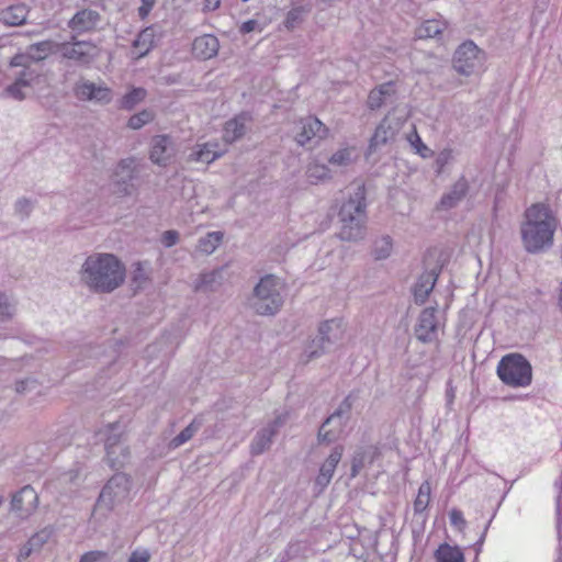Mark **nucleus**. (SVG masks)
I'll list each match as a JSON object with an SVG mask.
<instances>
[{
    "label": "nucleus",
    "instance_id": "f257e3e1",
    "mask_svg": "<svg viewBox=\"0 0 562 562\" xmlns=\"http://www.w3.org/2000/svg\"><path fill=\"white\" fill-rule=\"evenodd\" d=\"M125 266L113 254L88 256L79 271L81 282L95 293H111L125 281Z\"/></svg>",
    "mask_w": 562,
    "mask_h": 562
},
{
    "label": "nucleus",
    "instance_id": "f03ea898",
    "mask_svg": "<svg viewBox=\"0 0 562 562\" xmlns=\"http://www.w3.org/2000/svg\"><path fill=\"white\" fill-rule=\"evenodd\" d=\"M526 221L521 225V239L525 249L537 254L549 248L558 226L551 209L543 203H536L525 212Z\"/></svg>",
    "mask_w": 562,
    "mask_h": 562
},
{
    "label": "nucleus",
    "instance_id": "7ed1b4c3",
    "mask_svg": "<svg viewBox=\"0 0 562 562\" xmlns=\"http://www.w3.org/2000/svg\"><path fill=\"white\" fill-rule=\"evenodd\" d=\"M366 189L360 184L341 205L338 217L341 224L338 237L345 241H358L366 235Z\"/></svg>",
    "mask_w": 562,
    "mask_h": 562
},
{
    "label": "nucleus",
    "instance_id": "20e7f679",
    "mask_svg": "<svg viewBox=\"0 0 562 562\" xmlns=\"http://www.w3.org/2000/svg\"><path fill=\"white\" fill-rule=\"evenodd\" d=\"M282 282L273 274L260 278L248 297L249 307L257 315H276L283 305Z\"/></svg>",
    "mask_w": 562,
    "mask_h": 562
},
{
    "label": "nucleus",
    "instance_id": "39448f33",
    "mask_svg": "<svg viewBox=\"0 0 562 562\" xmlns=\"http://www.w3.org/2000/svg\"><path fill=\"white\" fill-rule=\"evenodd\" d=\"M497 375L508 386L525 387L531 383L532 368L522 355L509 353L498 362Z\"/></svg>",
    "mask_w": 562,
    "mask_h": 562
},
{
    "label": "nucleus",
    "instance_id": "423d86ee",
    "mask_svg": "<svg viewBox=\"0 0 562 562\" xmlns=\"http://www.w3.org/2000/svg\"><path fill=\"white\" fill-rule=\"evenodd\" d=\"M484 61L485 53L473 41H465L453 54L452 68L459 75L470 77L483 67Z\"/></svg>",
    "mask_w": 562,
    "mask_h": 562
},
{
    "label": "nucleus",
    "instance_id": "0eeeda50",
    "mask_svg": "<svg viewBox=\"0 0 562 562\" xmlns=\"http://www.w3.org/2000/svg\"><path fill=\"white\" fill-rule=\"evenodd\" d=\"M130 490V477L122 472L115 473L103 486L98 498V505L106 509H113L128 497Z\"/></svg>",
    "mask_w": 562,
    "mask_h": 562
},
{
    "label": "nucleus",
    "instance_id": "6e6552de",
    "mask_svg": "<svg viewBox=\"0 0 562 562\" xmlns=\"http://www.w3.org/2000/svg\"><path fill=\"white\" fill-rule=\"evenodd\" d=\"M117 424L110 425L111 432L105 439V451L108 464L113 469H121L128 463L131 451L123 439V432L116 431Z\"/></svg>",
    "mask_w": 562,
    "mask_h": 562
},
{
    "label": "nucleus",
    "instance_id": "1a4fd4ad",
    "mask_svg": "<svg viewBox=\"0 0 562 562\" xmlns=\"http://www.w3.org/2000/svg\"><path fill=\"white\" fill-rule=\"evenodd\" d=\"M58 53L63 58L76 61L78 65L87 66L90 65L97 56V46L87 41H75L59 43Z\"/></svg>",
    "mask_w": 562,
    "mask_h": 562
},
{
    "label": "nucleus",
    "instance_id": "9d476101",
    "mask_svg": "<svg viewBox=\"0 0 562 562\" xmlns=\"http://www.w3.org/2000/svg\"><path fill=\"white\" fill-rule=\"evenodd\" d=\"M436 307L424 308L414 326V335L423 344H430L438 338L439 321Z\"/></svg>",
    "mask_w": 562,
    "mask_h": 562
},
{
    "label": "nucleus",
    "instance_id": "9b49d317",
    "mask_svg": "<svg viewBox=\"0 0 562 562\" xmlns=\"http://www.w3.org/2000/svg\"><path fill=\"white\" fill-rule=\"evenodd\" d=\"M136 178V166L133 158L122 159L113 173V183L116 193L121 195H132L135 191L133 183Z\"/></svg>",
    "mask_w": 562,
    "mask_h": 562
},
{
    "label": "nucleus",
    "instance_id": "f8f14e48",
    "mask_svg": "<svg viewBox=\"0 0 562 562\" xmlns=\"http://www.w3.org/2000/svg\"><path fill=\"white\" fill-rule=\"evenodd\" d=\"M301 131L296 134L295 140L299 145H316L328 136V128L315 116L301 120Z\"/></svg>",
    "mask_w": 562,
    "mask_h": 562
},
{
    "label": "nucleus",
    "instance_id": "ddd939ff",
    "mask_svg": "<svg viewBox=\"0 0 562 562\" xmlns=\"http://www.w3.org/2000/svg\"><path fill=\"white\" fill-rule=\"evenodd\" d=\"M58 44L50 40L31 44L25 53L14 55L10 60V65H25L24 63L27 60L38 63L48 55L58 53Z\"/></svg>",
    "mask_w": 562,
    "mask_h": 562
},
{
    "label": "nucleus",
    "instance_id": "4468645a",
    "mask_svg": "<svg viewBox=\"0 0 562 562\" xmlns=\"http://www.w3.org/2000/svg\"><path fill=\"white\" fill-rule=\"evenodd\" d=\"M37 504V493L31 485H25L13 494L11 510L20 518H27L36 509Z\"/></svg>",
    "mask_w": 562,
    "mask_h": 562
},
{
    "label": "nucleus",
    "instance_id": "2eb2a0df",
    "mask_svg": "<svg viewBox=\"0 0 562 562\" xmlns=\"http://www.w3.org/2000/svg\"><path fill=\"white\" fill-rule=\"evenodd\" d=\"M403 125L398 119L387 114L376 126L373 136L370 139L369 149L375 151L380 146L385 145L387 140L393 139Z\"/></svg>",
    "mask_w": 562,
    "mask_h": 562
},
{
    "label": "nucleus",
    "instance_id": "dca6fc26",
    "mask_svg": "<svg viewBox=\"0 0 562 562\" xmlns=\"http://www.w3.org/2000/svg\"><path fill=\"white\" fill-rule=\"evenodd\" d=\"M75 93L80 100L95 101L101 104H108L112 100V90L109 87L98 86L88 80L77 83Z\"/></svg>",
    "mask_w": 562,
    "mask_h": 562
},
{
    "label": "nucleus",
    "instance_id": "f3484780",
    "mask_svg": "<svg viewBox=\"0 0 562 562\" xmlns=\"http://www.w3.org/2000/svg\"><path fill=\"white\" fill-rule=\"evenodd\" d=\"M176 153L173 140L168 135H156L151 139L149 158L158 166H167Z\"/></svg>",
    "mask_w": 562,
    "mask_h": 562
},
{
    "label": "nucleus",
    "instance_id": "a211bd4d",
    "mask_svg": "<svg viewBox=\"0 0 562 562\" xmlns=\"http://www.w3.org/2000/svg\"><path fill=\"white\" fill-rule=\"evenodd\" d=\"M441 267L434 265L426 269L414 285V300L417 304H424L432 291L440 274Z\"/></svg>",
    "mask_w": 562,
    "mask_h": 562
},
{
    "label": "nucleus",
    "instance_id": "6ab92c4d",
    "mask_svg": "<svg viewBox=\"0 0 562 562\" xmlns=\"http://www.w3.org/2000/svg\"><path fill=\"white\" fill-rule=\"evenodd\" d=\"M281 424L282 422L280 417H278L256 434L250 443L251 456H259L271 447L272 440L278 434V428Z\"/></svg>",
    "mask_w": 562,
    "mask_h": 562
},
{
    "label": "nucleus",
    "instance_id": "aec40b11",
    "mask_svg": "<svg viewBox=\"0 0 562 562\" xmlns=\"http://www.w3.org/2000/svg\"><path fill=\"white\" fill-rule=\"evenodd\" d=\"M344 454V447L336 446L324 463L321 465L319 473L315 479V484L324 490L331 481L335 470Z\"/></svg>",
    "mask_w": 562,
    "mask_h": 562
},
{
    "label": "nucleus",
    "instance_id": "412c9836",
    "mask_svg": "<svg viewBox=\"0 0 562 562\" xmlns=\"http://www.w3.org/2000/svg\"><path fill=\"white\" fill-rule=\"evenodd\" d=\"M101 22L99 12L91 9L78 11L68 22L69 29L78 33L90 32L97 29Z\"/></svg>",
    "mask_w": 562,
    "mask_h": 562
},
{
    "label": "nucleus",
    "instance_id": "4be33fe9",
    "mask_svg": "<svg viewBox=\"0 0 562 562\" xmlns=\"http://www.w3.org/2000/svg\"><path fill=\"white\" fill-rule=\"evenodd\" d=\"M347 423L329 415L321 425L317 431L318 445H330L337 441L342 434Z\"/></svg>",
    "mask_w": 562,
    "mask_h": 562
},
{
    "label": "nucleus",
    "instance_id": "5701e85b",
    "mask_svg": "<svg viewBox=\"0 0 562 562\" xmlns=\"http://www.w3.org/2000/svg\"><path fill=\"white\" fill-rule=\"evenodd\" d=\"M342 338L341 323L338 319H328L318 327L316 342L325 345L329 351Z\"/></svg>",
    "mask_w": 562,
    "mask_h": 562
},
{
    "label": "nucleus",
    "instance_id": "b1692460",
    "mask_svg": "<svg viewBox=\"0 0 562 562\" xmlns=\"http://www.w3.org/2000/svg\"><path fill=\"white\" fill-rule=\"evenodd\" d=\"M395 93V83L393 81L384 82L370 91L368 106L371 110H376L387 103H393Z\"/></svg>",
    "mask_w": 562,
    "mask_h": 562
},
{
    "label": "nucleus",
    "instance_id": "393cba45",
    "mask_svg": "<svg viewBox=\"0 0 562 562\" xmlns=\"http://www.w3.org/2000/svg\"><path fill=\"white\" fill-rule=\"evenodd\" d=\"M220 43L216 36L205 34L196 37L192 44L193 54L201 59H210L217 55Z\"/></svg>",
    "mask_w": 562,
    "mask_h": 562
},
{
    "label": "nucleus",
    "instance_id": "a878e982",
    "mask_svg": "<svg viewBox=\"0 0 562 562\" xmlns=\"http://www.w3.org/2000/svg\"><path fill=\"white\" fill-rule=\"evenodd\" d=\"M469 182L464 177L458 179L450 191L445 193L440 200V206L445 210L452 209L467 195Z\"/></svg>",
    "mask_w": 562,
    "mask_h": 562
},
{
    "label": "nucleus",
    "instance_id": "bb28decb",
    "mask_svg": "<svg viewBox=\"0 0 562 562\" xmlns=\"http://www.w3.org/2000/svg\"><path fill=\"white\" fill-rule=\"evenodd\" d=\"M247 114H239L227 121L223 130V139L225 143L232 144L246 134Z\"/></svg>",
    "mask_w": 562,
    "mask_h": 562
},
{
    "label": "nucleus",
    "instance_id": "cd10ccee",
    "mask_svg": "<svg viewBox=\"0 0 562 562\" xmlns=\"http://www.w3.org/2000/svg\"><path fill=\"white\" fill-rule=\"evenodd\" d=\"M216 143L196 145L188 155L187 161L211 164L223 155L221 151L216 150Z\"/></svg>",
    "mask_w": 562,
    "mask_h": 562
},
{
    "label": "nucleus",
    "instance_id": "c85d7f7f",
    "mask_svg": "<svg viewBox=\"0 0 562 562\" xmlns=\"http://www.w3.org/2000/svg\"><path fill=\"white\" fill-rule=\"evenodd\" d=\"M135 59L145 57L155 46V31L151 26L142 30L133 41Z\"/></svg>",
    "mask_w": 562,
    "mask_h": 562
},
{
    "label": "nucleus",
    "instance_id": "c756f323",
    "mask_svg": "<svg viewBox=\"0 0 562 562\" xmlns=\"http://www.w3.org/2000/svg\"><path fill=\"white\" fill-rule=\"evenodd\" d=\"M447 23L439 19H430L424 21L416 29V36L420 40L437 38L440 40L442 32L446 30Z\"/></svg>",
    "mask_w": 562,
    "mask_h": 562
},
{
    "label": "nucleus",
    "instance_id": "7c9ffc66",
    "mask_svg": "<svg viewBox=\"0 0 562 562\" xmlns=\"http://www.w3.org/2000/svg\"><path fill=\"white\" fill-rule=\"evenodd\" d=\"M29 10L24 4H15L1 12L0 20L10 26H18L26 21Z\"/></svg>",
    "mask_w": 562,
    "mask_h": 562
},
{
    "label": "nucleus",
    "instance_id": "2f4dec72",
    "mask_svg": "<svg viewBox=\"0 0 562 562\" xmlns=\"http://www.w3.org/2000/svg\"><path fill=\"white\" fill-rule=\"evenodd\" d=\"M436 562H464V554L459 547L442 543L435 551Z\"/></svg>",
    "mask_w": 562,
    "mask_h": 562
},
{
    "label": "nucleus",
    "instance_id": "473e14b6",
    "mask_svg": "<svg viewBox=\"0 0 562 562\" xmlns=\"http://www.w3.org/2000/svg\"><path fill=\"white\" fill-rule=\"evenodd\" d=\"M224 238L222 232H210L201 237L196 245V250L204 255L213 254Z\"/></svg>",
    "mask_w": 562,
    "mask_h": 562
},
{
    "label": "nucleus",
    "instance_id": "72a5a7b5",
    "mask_svg": "<svg viewBox=\"0 0 562 562\" xmlns=\"http://www.w3.org/2000/svg\"><path fill=\"white\" fill-rule=\"evenodd\" d=\"M147 97V90L142 87L132 88L120 100V108L124 110H133L137 104L143 102Z\"/></svg>",
    "mask_w": 562,
    "mask_h": 562
},
{
    "label": "nucleus",
    "instance_id": "f704fd0d",
    "mask_svg": "<svg viewBox=\"0 0 562 562\" xmlns=\"http://www.w3.org/2000/svg\"><path fill=\"white\" fill-rule=\"evenodd\" d=\"M223 279L222 270H213L200 276V279L195 285L196 290L201 291H215L221 284Z\"/></svg>",
    "mask_w": 562,
    "mask_h": 562
},
{
    "label": "nucleus",
    "instance_id": "c9c22d12",
    "mask_svg": "<svg viewBox=\"0 0 562 562\" xmlns=\"http://www.w3.org/2000/svg\"><path fill=\"white\" fill-rule=\"evenodd\" d=\"M25 65H10L11 67H21L22 70L16 75V80L22 82L24 86H29L31 88L32 83L38 79L41 71L35 68L33 65L35 64L32 60H27L24 63Z\"/></svg>",
    "mask_w": 562,
    "mask_h": 562
},
{
    "label": "nucleus",
    "instance_id": "e433bc0d",
    "mask_svg": "<svg viewBox=\"0 0 562 562\" xmlns=\"http://www.w3.org/2000/svg\"><path fill=\"white\" fill-rule=\"evenodd\" d=\"M374 452L371 453L370 450L364 448H359L355 451L352 459H351V477H356L360 471L364 468V464L367 462V459L370 457V462H373Z\"/></svg>",
    "mask_w": 562,
    "mask_h": 562
},
{
    "label": "nucleus",
    "instance_id": "4c0bfd02",
    "mask_svg": "<svg viewBox=\"0 0 562 562\" xmlns=\"http://www.w3.org/2000/svg\"><path fill=\"white\" fill-rule=\"evenodd\" d=\"M202 423L193 419L184 429L180 431L175 438L170 441L171 448H178L189 441L194 434L201 428Z\"/></svg>",
    "mask_w": 562,
    "mask_h": 562
},
{
    "label": "nucleus",
    "instance_id": "58836bf2",
    "mask_svg": "<svg viewBox=\"0 0 562 562\" xmlns=\"http://www.w3.org/2000/svg\"><path fill=\"white\" fill-rule=\"evenodd\" d=\"M311 11V7L308 5H300L291 9L285 18L284 25L288 30H293L297 25H300L305 15Z\"/></svg>",
    "mask_w": 562,
    "mask_h": 562
},
{
    "label": "nucleus",
    "instance_id": "ea45409f",
    "mask_svg": "<svg viewBox=\"0 0 562 562\" xmlns=\"http://www.w3.org/2000/svg\"><path fill=\"white\" fill-rule=\"evenodd\" d=\"M431 494V486L428 481L420 484L417 497L414 502V512L416 514L423 513L429 505Z\"/></svg>",
    "mask_w": 562,
    "mask_h": 562
},
{
    "label": "nucleus",
    "instance_id": "a19ab883",
    "mask_svg": "<svg viewBox=\"0 0 562 562\" xmlns=\"http://www.w3.org/2000/svg\"><path fill=\"white\" fill-rule=\"evenodd\" d=\"M356 400L357 395L355 393L348 394L331 415L335 418L344 420L345 423L348 424L351 415V409Z\"/></svg>",
    "mask_w": 562,
    "mask_h": 562
},
{
    "label": "nucleus",
    "instance_id": "79ce46f5",
    "mask_svg": "<svg viewBox=\"0 0 562 562\" xmlns=\"http://www.w3.org/2000/svg\"><path fill=\"white\" fill-rule=\"evenodd\" d=\"M154 119L155 113L149 109H144L128 119L127 126L132 130H139L144 125L150 123Z\"/></svg>",
    "mask_w": 562,
    "mask_h": 562
},
{
    "label": "nucleus",
    "instance_id": "37998d69",
    "mask_svg": "<svg viewBox=\"0 0 562 562\" xmlns=\"http://www.w3.org/2000/svg\"><path fill=\"white\" fill-rule=\"evenodd\" d=\"M392 251V239L390 236H383L375 240L373 256L376 260L386 259Z\"/></svg>",
    "mask_w": 562,
    "mask_h": 562
},
{
    "label": "nucleus",
    "instance_id": "c03bdc74",
    "mask_svg": "<svg viewBox=\"0 0 562 562\" xmlns=\"http://www.w3.org/2000/svg\"><path fill=\"white\" fill-rule=\"evenodd\" d=\"M327 351L328 350H327L326 346L324 344L321 345L319 342H316V337H315L306 346L304 353L302 356L303 361L308 362L313 359L321 357L322 355H324Z\"/></svg>",
    "mask_w": 562,
    "mask_h": 562
},
{
    "label": "nucleus",
    "instance_id": "a18cd8bd",
    "mask_svg": "<svg viewBox=\"0 0 562 562\" xmlns=\"http://www.w3.org/2000/svg\"><path fill=\"white\" fill-rule=\"evenodd\" d=\"M14 313L15 304L5 294H0V321L10 319Z\"/></svg>",
    "mask_w": 562,
    "mask_h": 562
},
{
    "label": "nucleus",
    "instance_id": "49530a36",
    "mask_svg": "<svg viewBox=\"0 0 562 562\" xmlns=\"http://www.w3.org/2000/svg\"><path fill=\"white\" fill-rule=\"evenodd\" d=\"M26 89H30V87L24 86L22 82L15 79L12 85L7 87L5 93L18 101H22L26 98Z\"/></svg>",
    "mask_w": 562,
    "mask_h": 562
},
{
    "label": "nucleus",
    "instance_id": "de8ad7c7",
    "mask_svg": "<svg viewBox=\"0 0 562 562\" xmlns=\"http://www.w3.org/2000/svg\"><path fill=\"white\" fill-rule=\"evenodd\" d=\"M328 161L338 167L348 166L351 162V151L347 148L340 149L333 154Z\"/></svg>",
    "mask_w": 562,
    "mask_h": 562
},
{
    "label": "nucleus",
    "instance_id": "09e8293b",
    "mask_svg": "<svg viewBox=\"0 0 562 562\" xmlns=\"http://www.w3.org/2000/svg\"><path fill=\"white\" fill-rule=\"evenodd\" d=\"M33 210V202L27 198H20L16 200L14 204L15 214H18L21 218H26L30 216Z\"/></svg>",
    "mask_w": 562,
    "mask_h": 562
},
{
    "label": "nucleus",
    "instance_id": "8fccbe9b",
    "mask_svg": "<svg viewBox=\"0 0 562 562\" xmlns=\"http://www.w3.org/2000/svg\"><path fill=\"white\" fill-rule=\"evenodd\" d=\"M109 559V553L102 550L86 552L81 555L79 562H104Z\"/></svg>",
    "mask_w": 562,
    "mask_h": 562
},
{
    "label": "nucleus",
    "instance_id": "3c124183",
    "mask_svg": "<svg viewBox=\"0 0 562 562\" xmlns=\"http://www.w3.org/2000/svg\"><path fill=\"white\" fill-rule=\"evenodd\" d=\"M37 387V381L35 379L27 378L25 380L18 381L15 383V392L24 394Z\"/></svg>",
    "mask_w": 562,
    "mask_h": 562
},
{
    "label": "nucleus",
    "instance_id": "603ef678",
    "mask_svg": "<svg viewBox=\"0 0 562 562\" xmlns=\"http://www.w3.org/2000/svg\"><path fill=\"white\" fill-rule=\"evenodd\" d=\"M449 517L452 526L457 527L460 531L464 530L467 520L464 519L461 510L453 508L450 512Z\"/></svg>",
    "mask_w": 562,
    "mask_h": 562
},
{
    "label": "nucleus",
    "instance_id": "864d4df0",
    "mask_svg": "<svg viewBox=\"0 0 562 562\" xmlns=\"http://www.w3.org/2000/svg\"><path fill=\"white\" fill-rule=\"evenodd\" d=\"M411 144L416 148V151L422 157H428L430 149L422 142L418 134L415 132L413 136L409 137Z\"/></svg>",
    "mask_w": 562,
    "mask_h": 562
},
{
    "label": "nucleus",
    "instance_id": "5fc2aeb1",
    "mask_svg": "<svg viewBox=\"0 0 562 562\" xmlns=\"http://www.w3.org/2000/svg\"><path fill=\"white\" fill-rule=\"evenodd\" d=\"M147 277L145 271L143 270L140 263L138 262L136 265V269L133 272L132 282L136 285V288L143 286V284L146 282Z\"/></svg>",
    "mask_w": 562,
    "mask_h": 562
},
{
    "label": "nucleus",
    "instance_id": "6e6d98bb",
    "mask_svg": "<svg viewBox=\"0 0 562 562\" xmlns=\"http://www.w3.org/2000/svg\"><path fill=\"white\" fill-rule=\"evenodd\" d=\"M179 240V233L177 231H166L162 234L161 243L165 245V247H172L176 245Z\"/></svg>",
    "mask_w": 562,
    "mask_h": 562
},
{
    "label": "nucleus",
    "instance_id": "4d7b16f0",
    "mask_svg": "<svg viewBox=\"0 0 562 562\" xmlns=\"http://www.w3.org/2000/svg\"><path fill=\"white\" fill-rule=\"evenodd\" d=\"M150 553L148 550H135L131 553L128 562H149Z\"/></svg>",
    "mask_w": 562,
    "mask_h": 562
},
{
    "label": "nucleus",
    "instance_id": "13d9d810",
    "mask_svg": "<svg viewBox=\"0 0 562 562\" xmlns=\"http://www.w3.org/2000/svg\"><path fill=\"white\" fill-rule=\"evenodd\" d=\"M47 536L44 532L36 533L29 540V546L40 548L45 541Z\"/></svg>",
    "mask_w": 562,
    "mask_h": 562
},
{
    "label": "nucleus",
    "instance_id": "bf43d9fd",
    "mask_svg": "<svg viewBox=\"0 0 562 562\" xmlns=\"http://www.w3.org/2000/svg\"><path fill=\"white\" fill-rule=\"evenodd\" d=\"M143 5L139 8V15L145 16L155 4V0H142Z\"/></svg>",
    "mask_w": 562,
    "mask_h": 562
},
{
    "label": "nucleus",
    "instance_id": "052dcab7",
    "mask_svg": "<svg viewBox=\"0 0 562 562\" xmlns=\"http://www.w3.org/2000/svg\"><path fill=\"white\" fill-rule=\"evenodd\" d=\"M221 5V0H205L204 1V11H214L218 9Z\"/></svg>",
    "mask_w": 562,
    "mask_h": 562
},
{
    "label": "nucleus",
    "instance_id": "680f3d73",
    "mask_svg": "<svg viewBox=\"0 0 562 562\" xmlns=\"http://www.w3.org/2000/svg\"><path fill=\"white\" fill-rule=\"evenodd\" d=\"M257 22L255 20H248L243 23L240 31L243 33H250L255 30Z\"/></svg>",
    "mask_w": 562,
    "mask_h": 562
},
{
    "label": "nucleus",
    "instance_id": "e2e57ef3",
    "mask_svg": "<svg viewBox=\"0 0 562 562\" xmlns=\"http://www.w3.org/2000/svg\"><path fill=\"white\" fill-rule=\"evenodd\" d=\"M33 548H34V547H31V546H29V544H27V546H25L23 549H21V551H20V557H21V558H27V557L31 554V552H32Z\"/></svg>",
    "mask_w": 562,
    "mask_h": 562
},
{
    "label": "nucleus",
    "instance_id": "0e129e2a",
    "mask_svg": "<svg viewBox=\"0 0 562 562\" xmlns=\"http://www.w3.org/2000/svg\"><path fill=\"white\" fill-rule=\"evenodd\" d=\"M425 262H439V260L436 259V251L429 252L425 259Z\"/></svg>",
    "mask_w": 562,
    "mask_h": 562
},
{
    "label": "nucleus",
    "instance_id": "69168bd1",
    "mask_svg": "<svg viewBox=\"0 0 562 562\" xmlns=\"http://www.w3.org/2000/svg\"><path fill=\"white\" fill-rule=\"evenodd\" d=\"M297 547H299V543L297 542H291L289 543L288 546V553H291V552H296L297 550Z\"/></svg>",
    "mask_w": 562,
    "mask_h": 562
},
{
    "label": "nucleus",
    "instance_id": "338daca9",
    "mask_svg": "<svg viewBox=\"0 0 562 562\" xmlns=\"http://www.w3.org/2000/svg\"><path fill=\"white\" fill-rule=\"evenodd\" d=\"M558 532L560 538L562 537V516L558 519Z\"/></svg>",
    "mask_w": 562,
    "mask_h": 562
},
{
    "label": "nucleus",
    "instance_id": "774afa93",
    "mask_svg": "<svg viewBox=\"0 0 562 562\" xmlns=\"http://www.w3.org/2000/svg\"><path fill=\"white\" fill-rule=\"evenodd\" d=\"M487 525H490V522H488ZM487 527H488V526H486V527H485L483 535H482V536H481V538L479 539V541H477V543H479V544H482V543H483V541H484V537H485V533H486V530H487Z\"/></svg>",
    "mask_w": 562,
    "mask_h": 562
}]
</instances>
